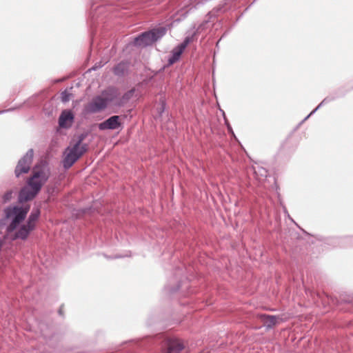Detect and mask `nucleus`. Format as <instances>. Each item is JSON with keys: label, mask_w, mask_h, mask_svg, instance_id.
I'll list each match as a JSON object with an SVG mask.
<instances>
[{"label": "nucleus", "mask_w": 353, "mask_h": 353, "mask_svg": "<svg viewBox=\"0 0 353 353\" xmlns=\"http://www.w3.org/2000/svg\"><path fill=\"white\" fill-rule=\"evenodd\" d=\"M29 207L19 205H10L3 211V216L0 219V232L3 234L4 238L12 240L19 239L17 234L22 228Z\"/></svg>", "instance_id": "obj_1"}, {"label": "nucleus", "mask_w": 353, "mask_h": 353, "mask_svg": "<svg viewBox=\"0 0 353 353\" xmlns=\"http://www.w3.org/2000/svg\"><path fill=\"white\" fill-rule=\"evenodd\" d=\"M50 171L46 167L35 168L32 176L28 179L27 185L23 187L19 195L21 201L32 200L40 191L42 185L48 181Z\"/></svg>", "instance_id": "obj_2"}, {"label": "nucleus", "mask_w": 353, "mask_h": 353, "mask_svg": "<svg viewBox=\"0 0 353 353\" xmlns=\"http://www.w3.org/2000/svg\"><path fill=\"white\" fill-rule=\"evenodd\" d=\"M147 343L159 342L161 345L162 353H180L185 347L183 342L174 337H170L163 333L157 334L154 337L147 336L145 339H136L132 341L138 346L142 347Z\"/></svg>", "instance_id": "obj_3"}, {"label": "nucleus", "mask_w": 353, "mask_h": 353, "mask_svg": "<svg viewBox=\"0 0 353 353\" xmlns=\"http://www.w3.org/2000/svg\"><path fill=\"white\" fill-rule=\"evenodd\" d=\"M81 141L82 139H80L74 145L65 150L63 161L65 169L70 168L86 152L87 145H81Z\"/></svg>", "instance_id": "obj_4"}, {"label": "nucleus", "mask_w": 353, "mask_h": 353, "mask_svg": "<svg viewBox=\"0 0 353 353\" xmlns=\"http://www.w3.org/2000/svg\"><path fill=\"white\" fill-rule=\"evenodd\" d=\"M165 32L166 28L163 27L154 28L150 31L145 32L134 39L133 41L134 46L141 47L150 46L163 37Z\"/></svg>", "instance_id": "obj_5"}, {"label": "nucleus", "mask_w": 353, "mask_h": 353, "mask_svg": "<svg viewBox=\"0 0 353 353\" xmlns=\"http://www.w3.org/2000/svg\"><path fill=\"white\" fill-rule=\"evenodd\" d=\"M40 216V210L38 207L34 208L30 212L26 223L22 225V228L17 232V237L25 240L28 238L30 233L35 228L37 221Z\"/></svg>", "instance_id": "obj_6"}, {"label": "nucleus", "mask_w": 353, "mask_h": 353, "mask_svg": "<svg viewBox=\"0 0 353 353\" xmlns=\"http://www.w3.org/2000/svg\"><path fill=\"white\" fill-rule=\"evenodd\" d=\"M111 99L102 96H97L85 107L87 113L92 114L99 112L104 110L110 103Z\"/></svg>", "instance_id": "obj_7"}, {"label": "nucleus", "mask_w": 353, "mask_h": 353, "mask_svg": "<svg viewBox=\"0 0 353 353\" xmlns=\"http://www.w3.org/2000/svg\"><path fill=\"white\" fill-rule=\"evenodd\" d=\"M33 155V150L30 149L19 161L14 171L17 177H19L22 174H26L29 172L32 162Z\"/></svg>", "instance_id": "obj_8"}, {"label": "nucleus", "mask_w": 353, "mask_h": 353, "mask_svg": "<svg viewBox=\"0 0 353 353\" xmlns=\"http://www.w3.org/2000/svg\"><path fill=\"white\" fill-rule=\"evenodd\" d=\"M121 127L120 117L117 115L112 116L99 124V128L101 130H117Z\"/></svg>", "instance_id": "obj_9"}, {"label": "nucleus", "mask_w": 353, "mask_h": 353, "mask_svg": "<svg viewBox=\"0 0 353 353\" xmlns=\"http://www.w3.org/2000/svg\"><path fill=\"white\" fill-rule=\"evenodd\" d=\"M258 318L264 323V326L267 330L272 329L279 323V321H283L282 318L279 316L267 314H258Z\"/></svg>", "instance_id": "obj_10"}, {"label": "nucleus", "mask_w": 353, "mask_h": 353, "mask_svg": "<svg viewBox=\"0 0 353 353\" xmlns=\"http://www.w3.org/2000/svg\"><path fill=\"white\" fill-rule=\"evenodd\" d=\"M74 115L70 110H63L59 118V125L61 128H70L73 122Z\"/></svg>", "instance_id": "obj_11"}, {"label": "nucleus", "mask_w": 353, "mask_h": 353, "mask_svg": "<svg viewBox=\"0 0 353 353\" xmlns=\"http://www.w3.org/2000/svg\"><path fill=\"white\" fill-rule=\"evenodd\" d=\"M173 280L169 281L164 288L165 291L170 294L176 292L181 288V281L178 280L176 277H174Z\"/></svg>", "instance_id": "obj_12"}, {"label": "nucleus", "mask_w": 353, "mask_h": 353, "mask_svg": "<svg viewBox=\"0 0 353 353\" xmlns=\"http://www.w3.org/2000/svg\"><path fill=\"white\" fill-rule=\"evenodd\" d=\"M253 171L256 178L259 181H263L268 176V170L259 165L253 166Z\"/></svg>", "instance_id": "obj_13"}, {"label": "nucleus", "mask_w": 353, "mask_h": 353, "mask_svg": "<svg viewBox=\"0 0 353 353\" xmlns=\"http://www.w3.org/2000/svg\"><path fill=\"white\" fill-rule=\"evenodd\" d=\"M183 51H184V50L182 49L179 46H177L176 47H175L172 50L171 54H170V57L168 58V64L172 65V64L174 63L175 62H176L179 59V58Z\"/></svg>", "instance_id": "obj_14"}, {"label": "nucleus", "mask_w": 353, "mask_h": 353, "mask_svg": "<svg viewBox=\"0 0 353 353\" xmlns=\"http://www.w3.org/2000/svg\"><path fill=\"white\" fill-rule=\"evenodd\" d=\"M129 63L127 61H122L118 63L114 68V72L118 76L123 75L128 68Z\"/></svg>", "instance_id": "obj_15"}, {"label": "nucleus", "mask_w": 353, "mask_h": 353, "mask_svg": "<svg viewBox=\"0 0 353 353\" xmlns=\"http://www.w3.org/2000/svg\"><path fill=\"white\" fill-rule=\"evenodd\" d=\"M196 31H194L192 34L191 36H187L184 41L181 43L179 44V46L183 50L185 49V48L188 46V45L191 43L192 41H193L194 40V38L196 34Z\"/></svg>", "instance_id": "obj_16"}, {"label": "nucleus", "mask_w": 353, "mask_h": 353, "mask_svg": "<svg viewBox=\"0 0 353 353\" xmlns=\"http://www.w3.org/2000/svg\"><path fill=\"white\" fill-rule=\"evenodd\" d=\"M332 101L331 98L326 97L325 98L319 105L318 106L312 111L304 119L303 121H306L312 114H313L319 108H320L322 105L326 104L327 103Z\"/></svg>", "instance_id": "obj_17"}, {"label": "nucleus", "mask_w": 353, "mask_h": 353, "mask_svg": "<svg viewBox=\"0 0 353 353\" xmlns=\"http://www.w3.org/2000/svg\"><path fill=\"white\" fill-rule=\"evenodd\" d=\"M16 193L17 192L13 190L7 191L3 196V201L4 203L10 201L12 198L13 195L16 194Z\"/></svg>", "instance_id": "obj_18"}, {"label": "nucleus", "mask_w": 353, "mask_h": 353, "mask_svg": "<svg viewBox=\"0 0 353 353\" xmlns=\"http://www.w3.org/2000/svg\"><path fill=\"white\" fill-rule=\"evenodd\" d=\"M70 99V94L66 90L61 93V101L64 103L68 102Z\"/></svg>", "instance_id": "obj_19"}, {"label": "nucleus", "mask_w": 353, "mask_h": 353, "mask_svg": "<svg viewBox=\"0 0 353 353\" xmlns=\"http://www.w3.org/2000/svg\"><path fill=\"white\" fill-rule=\"evenodd\" d=\"M225 122H226V125H227V127H228V131H229L230 132H231L232 134H234V132H233V130H232V127L230 125V124H229L227 121H225Z\"/></svg>", "instance_id": "obj_20"}, {"label": "nucleus", "mask_w": 353, "mask_h": 353, "mask_svg": "<svg viewBox=\"0 0 353 353\" xmlns=\"http://www.w3.org/2000/svg\"><path fill=\"white\" fill-rule=\"evenodd\" d=\"M181 272V270H179V268H176L175 269V272H174V274H176L177 273H179Z\"/></svg>", "instance_id": "obj_21"}, {"label": "nucleus", "mask_w": 353, "mask_h": 353, "mask_svg": "<svg viewBox=\"0 0 353 353\" xmlns=\"http://www.w3.org/2000/svg\"><path fill=\"white\" fill-rule=\"evenodd\" d=\"M148 321H150V319H149ZM148 323V325H151L152 324V323L149 322V321H148V323Z\"/></svg>", "instance_id": "obj_22"}, {"label": "nucleus", "mask_w": 353, "mask_h": 353, "mask_svg": "<svg viewBox=\"0 0 353 353\" xmlns=\"http://www.w3.org/2000/svg\"><path fill=\"white\" fill-rule=\"evenodd\" d=\"M59 314H61L62 311H61V309H59Z\"/></svg>", "instance_id": "obj_23"}, {"label": "nucleus", "mask_w": 353, "mask_h": 353, "mask_svg": "<svg viewBox=\"0 0 353 353\" xmlns=\"http://www.w3.org/2000/svg\"><path fill=\"white\" fill-rule=\"evenodd\" d=\"M96 68H97L96 67H93L92 69L94 70H96Z\"/></svg>", "instance_id": "obj_24"}, {"label": "nucleus", "mask_w": 353, "mask_h": 353, "mask_svg": "<svg viewBox=\"0 0 353 353\" xmlns=\"http://www.w3.org/2000/svg\"><path fill=\"white\" fill-rule=\"evenodd\" d=\"M6 110L1 111V112H0V114H1V113L4 112H6Z\"/></svg>", "instance_id": "obj_25"}]
</instances>
